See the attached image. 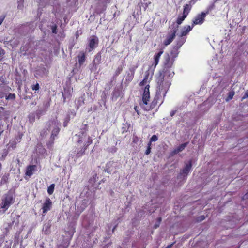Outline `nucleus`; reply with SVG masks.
Masks as SVG:
<instances>
[{
	"mask_svg": "<svg viewBox=\"0 0 248 248\" xmlns=\"http://www.w3.org/2000/svg\"><path fill=\"white\" fill-rule=\"evenodd\" d=\"M40 247L42 248H44V242H42V243L40 245Z\"/></svg>",
	"mask_w": 248,
	"mask_h": 248,
	"instance_id": "obj_44",
	"label": "nucleus"
},
{
	"mask_svg": "<svg viewBox=\"0 0 248 248\" xmlns=\"http://www.w3.org/2000/svg\"><path fill=\"white\" fill-rule=\"evenodd\" d=\"M161 220H162V218L161 217H159L157 218V221L158 223H161Z\"/></svg>",
	"mask_w": 248,
	"mask_h": 248,
	"instance_id": "obj_38",
	"label": "nucleus"
},
{
	"mask_svg": "<svg viewBox=\"0 0 248 248\" xmlns=\"http://www.w3.org/2000/svg\"><path fill=\"white\" fill-rule=\"evenodd\" d=\"M134 109L137 113V115L139 116L140 115V111L139 107L137 106H135L134 107Z\"/></svg>",
	"mask_w": 248,
	"mask_h": 248,
	"instance_id": "obj_32",
	"label": "nucleus"
},
{
	"mask_svg": "<svg viewBox=\"0 0 248 248\" xmlns=\"http://www.w3.org/2000/svg\"><path fill=\"white\" fill-rule=\"evenodd\" d=\"M51 125L54 126V128L52 131L50 139L52 140V143H53L54 140L59 134L60 129L59 127L58 123L55 119L50 120L46 123L47 130H50Z\"/></svg>",
	"mask_w": 248,
	"mask_h": 248,
	"instance_id": "obj_6",
	"label": "nucleus"
},
{
	"mask_svg": "<svg viewBox=\"0 0 248 248\" xmlns=\"http://www.w3.org/2000/svg\"><path fill=\"white\" fill-rule=\"evenodd\" d=\"M123 70V67L122 66H119L117 69L115 71V76H118L122 71Z\"/></svg>",
	"mask_w": 248,
	"mask_h": 248,
	"instance_id": "obj_27",
	"label": "nucleus"
},
{
	"mask_svg": "<svg viewBox=\"0 0 248 248\" xmlns=\"http://www.w3.org/2000/svg\"><path fill=\"white\" fill-rule=\"evenodd\" d=\"M192 167V161L190 160L188 163L186 164L185 167L181 170L180 174L183 175L184 177H186Z\"/></svg>",
	"mask_w": 248,
	"mask_h": 248,
	"instance_id": "obj_12",
	"label": "nucleus"
},
{
	"mask_svg": "<svg viewBox=\"0 0 248 248\" xmlns=\"http://www.w3.org/2000/svg\"><path fill=\"white\" fill-rule=\"evenodd\" d=\"M55 186L54 184H52L48 187L47 192L49 195L52 194L54 192Z\"/></svg>",
	"mask_w": 248,
	"mask_h": 248,
	"instance_id": "obj_23",
	"label": "nucleus"
},
{
	"mask_svg": "<svg viewBox=\"0 0 248 248\" xmlns=\"http://www.w3.org/2000/svg\"><path fill=\"white\" fill-rule=\"evenodd\" d=\"M248 98V90H247L245 93L244 96L242 97V100L245 99L246 98Z\"/></svg>",
	"mask_w": 248,
	"mask_h": 248,
	"instance_id": "obj_35",
	"label": "nucleus"
},
{
	"mask_svg": "<svg viewBox=\"0 0 248 248\" xmlns=\"http://www.w3.org/2000/svg\"><path fill=\"white\" fill-rule=\"evenodd\" d=\"M52 206V201L49 198H47L42 205V215H45L48 211L51 210Z\"/></svg>",
	"mask_w": 248,
	"mask_h": 248,
	"instance_id": "obj_10",
	"label": "nucleus"
},
{
	"mask_svg": "<svg viewBox=\"0 0 248 248\" xmlns=\"http://www.w3.org/2000/svg\"><path fill=\"white\" fill-rule=\"evenodd\" d=\"M2 132H3V131H0V136H1V135L2 133Z\"/></svg>",
	"mask_w": 248,
	"mask_h": 248,
	"instance_id": "obj_50",
	"label": "nucleus"
},
{
	"mask_svg": "<svg viewBox=\"0 0 248 248\" xmlns=\"http://www.w3.org/2000/svg\"><path fill=\"white\" fill-rule=\"evenodd\" d=\"M5 248H11V247L10 246H7V247H6Z\"/></svg>",
	"mask_w": 248,
	"mask_h": 248,
	"instance_id": "obj_51",
	"label": "nucleus"
},
{
	"mask_svg": "<svg viewBox=\"0 0 248 248\" xmlns=\"http://www.w3.org/2000/svg\"><path fill=\"white\" fill-rule=\"evenodd\" d=\"M78 36H79V35H78V31H77L76 32V38H78Z\"/></svg>",
	"mask_w": 248,
	"mask_h": 248,
	"instance_id": "obj_45",
	"label": "nucleus"
},
{
	"mask_svg": "<svg viewBox=\"0 0 248 248\" xmlns=\"http://www.w3.org/2000/svg\"><path fill=\"white\" fill-rule=\"evenodd\" d=\"M188 144V142H186L183 144L180 145L178 147H177L176 149H175L173 151V153L174 154H178L179 152L182 151L185 149V148L187 146Z\"/></svg>",
	"mask_w": 248,
	"mask_h": 248,
	"instance_id": "obj_19",
	"label": "nucleus"
},
{
	"mask_svg": "<svg viewBox=\"0 0 248 248\" xmlns=\"http://www.w3.org/2000/svg\"><path fill=\"white\" fill-rule=\"evenodd\" d=\"M209 13V11L207 10L197 14L192 20V27H194L196 25L202 24L204 22L205 18Z\"/></svg>",
	"mask_w": 248,
	"mask_h": 248,
	"instance_id": "obj_8",
	"label": "nucleus"
},
{
	"mask_svg": "<svg viewBox=\"0 0 248 248\" xmlns=\"http://www.w3.org/2000/svg\"><path fill=\"white\" fill-rule=\"evenodd\" d=\"M2 49L1 48H0V58L1 57L2 55Z\"/></svg>",
	"mask_w": 248,
	"mask_h": 248,
	"instance_id": "obj_42",
	"label": "nucleus"
},
{
	"mask_svg": "<svg viewBox=\"0 0 248 248\" xmlns=\"http://www.w3.org/2000/svg\"><path fill=\"white\" fill-rule=\"evenodd\" d=\"M195 2V0H191L189 3L186 4L183 7V14L187 16L192 9V5L194 4Z\"/></svg>",
	"mask_w": 248,
	"mask_h": 248,
	"instance_id": "obj_13",
	"label": "nucleus"
},
{
	"mask_svg": "<svg viewBox=\"0 0 248 248\" xmlns=\"http://www.w3.org/2000/svg\"><path fill=\"white\" fill-rule=\"evenodd\" d=\"M149 85H147L144 90L142 95V101L140 103L141 107L145 110L146 107H150V104L148 102L150 100Z\"/></svg>",
	"mask_w": 248,
	"mask_h": 248,
	"instance_id": "obj_7",
	"label": "nucleus"
},
{
	"mask_svg": "<svg viewBox=\"0 0 248 248\" xmlns=\"http://www.w3.org/2000/svg\"><path fill=\"white\" fill-rule=\"evenodd\" d=\"M205 218V217L204 215L198 217L197 218V221L198 222H201V221H203V220H204Z\"/></svg>",
	"mask_w": 248,
	"mask_h": 248,
	"instance_id": "obj_30",
	"label": "nucleus"
},
{
	"mask_svg": "<svg viewBox=\"0 0 248 248\" xmlns=\"http://www.w3.org/2000/svg\"><path fill=\"white\" fill-rule=\"evenodd\" d=\"M14 202L15 198L12 193L8 192L5 194L1 200L0 209H2L3 213H5Z\"/></svg>",
	"mask_w": 248,
	"mask_h": 248,
	"instance_id": "obj_4",
	"label": "nucleus"
},
{
	"mask_svg": "<svg viewBox=\"0 0 248 248\" xmlns=\"http://www.w3.org/2000/svg\"><path fill=\"white\" fill-rule=\"evenodd\" d=\"M101 53L100 52H98L95 56V58L93 60L94 65H96L99 64L101 63Z\"/></svg>",
	"mask_w": 248,
	"mask_h": 248,
	"instance_id": "obj_20",
	"label": "nucleus"
},
{
	"mask_svg": "<svg viewBox=\"0 0 248 248\" xmlns=\"http://www.w3.org/2000/svg\"><path fill=\"white\" fill-rule=\"evenodd\" d=\"M175 113H176V111L173 110V111H171L170 116L171 117L173 116L175 114Z\"/></svg>",
	"mask_w": 248,
	"mask_h": 248,
	"instance_id": "obj_39",
	"label": "nucleus"
},
{
	"mask_svg": "<svg viewBox=\"0 0 248 248\" xmlns=\"http://www.w3.org/2000/svg\"><path fill=\"white\" fill-rule=\"evenodd\" d=\"M150 140L152 142H155L158 140V137L156 135H154L152 136V137L150 138Z\"/></svg>",
	"mask_w": 248,
	"mask_h": 248,
	"instance_id": "obj_29",
	"label": "nucleus"
},
{
	"mask_svg": "<svg viewBox=\"0 0 248 248\" xmlns=\"http://www.w3.org/2000/svg\"><path fill=\"white\" fill-rule=\"evenodd\" d=\"M149 75L150 74L148 71L145 72L143 79L140 83V86H146L148 84L149 85L148 83L150 82L152 78V77H151L149 79Z\"/></svg>",
	"mask_w": 248,
	"mask_h": 248,
	"instance_id": "obj_15",
	"label": "nucleus"
},
{
	"mask_svg": "<svg viewBox=\"0 0 248 248\" xmlns=\"http://www.w3.org/2000/svg\"><path fill=\"white\" fill-rule=\"evenodd\" d=\"M116 227H117V225L113 227V229H112V232H113L114 231V230H115V229H116Z\"/></svg>",
	"mask_w": 248,
	"mask_h": 248,
	"instance_id": "obj_47",
	"label": "nucleus"
},
{
	"mask_svg": "<svg viewBox=\"0 0 248 248\" xmlns=\"http://www.w3.org/2000/svg\"><path fill=\"white\" fill-rule=\"evenodd\" d=\"M160 225V223H158L157 221H156V223L154 226V229L157 228Z\"/></svg>",
	"mask_w": 248,
	"mask_h": 248,
	"instance_id": "obj_37",
	"label": "nucleus"
},
{
	"mask_svg": "<svg viewBox=\"0 0 248 248\" xmlns=\"http://www.w3.org/2000/svg\"><path fill=\"white\" fill-rule=\"evenodd\" d=\"M36 167L37 166L35 165H28L26 169V175L30 177L33 174V172L35 170Z\"/></svg>",
	"mask_w": 248,
	"mask_h": 248,
	"instance_id": "obj_14",
	"label": "nucleus"
},
{
	"mask_svg": "<svg viewBox=\"0 0 248 248\" xmlns=\"http://www.w3.org/2000/svg\"><path fill=\"white\" fill-rule=\"evenodd\" d=\"M151 147H147L145 151V155H148L151 153Z\"/></svg>",
	"mask_w": 248,
	"mask_h": 248,
	"instance_id": "obj_34",
	"label": "nucleus"
},
{
	"mask_svg": "<svg viewBox=\"0 0 248 248\" xmlns=\"http://www.w3.org/2000/svg\"><path fill=\"white\" fill-rule=\"evenodd\" d=\"M152 142L151 141V140H150V141H149V142L147 144V147H151Z\"/></svg>",
	"mask_w": 248,
	"mask_h": 248,
	"instance_id": "obj_40",
	"label": "nucleus"
},
{
	"mask_svg": "<svg viewBox=\"0 0 248 248\" xmlns=\"http://www.w3.org/2000/svg\"><path fill=\"white\" fill-rule=\"evenodd\" d=\"M18 2L19 3L17 6L18 8L22 9L23 7L24 0H20V1H19Z\"/></svg>",
	"mask_w": 248,
	"mask_h": 248,
	"instance_id": "obj_31",
	"label": "nucleus"
},
{
	"mask_svg": "<svg viewBox=\"0 0 248 248\" xmlns=\"http://www.w3.org/2000/svg\"><path fill=\"white\" fill-rule=\"evenodd\" d=\"M52 31L53 33H57V26L56 25L52 27Z\"/></svg>",
	"mask_w": 248,
	"mask_h": 248,
	"instance_id": "obj_33",
	"label": "nucleus"
},
{
	"mask_svg": "<svg viewBox=\"0 0 248 248\" xmlns=\"http://www.w3.org/2000/svg\"><path fill=\"white\" fill-rule=\"evenodd\" d=\"M65 99H66L65 97H64V98H63V102H65Z\"/></svg>",
	"mask_w": 248,
	"mask_h": 248,
	"instance_id": "obj_49",
	"label": "nucleus"
},
{
	"mask_svg": "<svg viewBox=\"0 0 248 248\" xmlns=\"http://www.w3.org/2000/svg\"><path fill=\"white\" fill-rule=\"evenodd\" d=\"M78 139L77 141V152L76 154L75 159H78L85 154V151L88 146L93 142V140L85 132L81 131L78 134H76Z\"/></svg>",
	"mask_w": 248,
	"mask_h": 248,
	"instance_id": "obj_1",
	"label": "nucleus"
},
{
	"mask_svg": "<svg viewBox=\"0 0 248 248\" xmlns=\"http://www.w3.org/2000/svg\"><path fill=\"white\" fill-rule=\"evenodd\" d=\"M173 244H174V243H172V244H170V245H169L167 247V248H171V247L172 246V245H173Z\"/></svg>",
	"mask_w": 248,
	"mask_h": 248,
	"instance_id": "obj_41",
	"label": "nucleus"
},
{
	"mask_svg": "<svg viewBox=\"0 0 248 248\" xmlns=\"http://www.w3.org/2000/svg\"><path fill=\"white\" fill-rule=\"evenodd\" d=\"M163 53V50L162 49H160L159 51L155 54L154 55V62L153 63V64L154 65V68H155L156 65L158 64L160 58L162 54Z\"/></svg>",
	"mask_w": 248,
	"mask_h": 248,
	"instance_id": "obj_17",
	"label": "nucleus"
},
{
	"mask_svg": "<svg viewBox=\"0 0 248 248\" xmlns=\"http://www.w3.org/2000/svg\"><path fill=\"white\" fill-rule=\"evenodd\" d=\"M31 88L32 90H35V91H38L40 89V86L38 83H36L35 84H33L31 86Z\"/></svg>",
	"mask_w": 248,
	"mask_h": 248,
	"instance_id": "obj_26",
	"label": "nucleus"
},
{
	"mask_svg": "<svg viewBox=\"0 0 248 248\" xmlns=\"http://www.w3.org/2000/svg\"><path fill=\"white\" fill-rule=\"evenodd\" d=\"M64 126H66V124H64Z\"/></svg>",
	"mask_w": 248,
	"mask_h": 248,
	"instance_id": "obj_52",
	"label": "nucleus"
},
{
	"mask_svg": "<svg viewBox=\"0 0 248 248\" xmlns=\"http://www.w3.org/2000/svg\"><path fill=\"white\" fill-rule=\"evenodd\" d=\"M74 154H75V153H73V154H70V157H71L73 158L74 156Z\"/></svg>",
	"mask_w": 248,
	"mask_h": 248,
	"instance_id": "obj_43",
	"label": "nucleus"
},
{
	"mask_svg": "<svg viewBox=\"0 0 248 248\" xmlns=\"http://www.w3.org/2000/svg\"><path fill=\"white\" fill-rule=\"evenodd\" d=\"M32 105H35L36 104V102L35 101L34 102H33L32 103H31Z\"/></svg>",
	"mask_w": 248,
	"mask_h": 248,
	"instance_id": "obj_48",
	"label": "nucleus"
},
{
	"mask_svg": "<svg viewBox=\"0 0 248 248\" xmlns=\"http://www.w3.org/2000/svg\"><path fill=\"white\" fill-rule=\"evenodd\" d=\"M174 75V72L172 68H162L159 71V75L156 78V82L158 85L168 84V87H170V83L168 81H165L164 78L167 77L169 78H172Z\"/></svg>",
	"mask_w": 248,
	"mask_h": 248,
	"instance_id": "obj_3",
	"label": "nucleus"
},
{
	"mask_svg": "<svg viewBox=\"0 0 248 248\" xmlns=\"http://www.w3.org/2000/svg\"><path fill=\"white\" fill-rule=\"evenodd\" d=\"M78 58L79 64L80 66L83 64V63L86 61V56L85 53L83 51L80 52L78 56Z\"/></svg>",
	"mask_w": 248,
	"mask_h": 248,
	"instance_id": "obj_18",
	"label": "nucleus"
},
{
	"mask_svg": "<svg viewBox=\"0 0 248 248\" xmlns=\"http://www.w3.org/2000/svg\"><path fill=\"white\" fill-rule=\"evenodd\" d=\"M234 95V92L233 91L229 92L228 94L227 98L226 99L227 101H229L232 100L233 98V97Z\"/></svg>",
	"mask_w": 248,
	"mask_h": 248,
	"instance_id": "obj_24",
	"label": "nucleus"
},
{
	"mask_svg": "<svg viewBox=\"0 0 248 248\" xmlns=\"http://www.w3.org/2000/svg\"><path fill=\"white\" fill-rule=\"evenodd\" d=\"M16 99V94L15 93H9L8 96H6V100H14Z\"/></svg>",
	"mask_w": 248,
	"mask_h": 248,
	"instance_id": "obj_25",
	"label": "nucleus"
},
{
	"mask_svg": "<svg viewBox=\"0 0 248 248\" xmlns=\"http://www.w3.org/2000/svg\"><path fill=\"white\" fill-rule=\"evenodd\" d=\"M136 140H138V139L137 137H135V138L133 140V141L135 142Z\"/></svg>",
	"mask_w": 248,
	"mask_h": 248,
	"instance_id": "obj_46",
	"label": "nucleus"
},
{
	"mask_svg": "<svg viewBox=\"0 0 248 248\" xmlns=\"http://www.w3.org/2000/svg\"><path fill=\"white\" fill-rule=\"evenodd\" d=\"M193 27L192 24L191 26L187 25L184 26L181 31L180 37L186 36L192 30Z\"/></svg>",
	"mask_w": 248,
	"mask_h": 248,
	"instance_id": "obj_16",
	"label": "nucleus"
},
{
	"mask_svg": "<svg viewBox=\"0 0 248 248\" xmlns=\"http://www.w3.org/2000/svg\"><path fill=\"white\" fill-rule=\"evenodd\" d=\"M131 74H129L128 75L129 81H131L132 80V79L133 78V77L134 76V69H131Z\"/></svg>",
	"mask_w": 248,
	"mask_h": 248,
	"instance_id": "obj_28",
	"label": "nucleus"
},
{
	"mask_svg": "<svg viewBox=\"0 0 248 248\" xmlns=\"http://www.w3.org/2000/svg\"><path fill=\"white\" fill-rule=\"evenodd\" d=\"M99 43L98 38L96 36H93L89 39L88 46L90 48L89 51L91 52L97 46Z\"/></svg>",
	"mask_w": 248,
	"mask_h": 248,
	"instance_id": "obj_11",
	"label": "nucleus"
},
{
	"mask_svg": "<svg viewBox=\"0 0 248 248\" xmlns=\"http://www.w3.org/2000/svg\"><path fill=\"white\" fill-rule=\"evenodd\" d=\"M186 15L184 14H182V15H179L177 18L176 23L178 24L177 26H178L179 25H180L182 23L183 21L185 19V18L187 17Z\"/></svg>",
	"mask_w": 248,
	"mask_h": 248,
	"instance_id": "obj_21",
	"label": "nucleus"
},
{
	"mask_svg": "<svg viewBox=\"0 0 248 248\" xmlns=\"http://www.w3.org/2000/svg\"><path fill=\"white\" fill-rule=\"evenodd\" d=\"M5 17V16L4 15H2L0 17V25L2 23Z\"/></svg>",
	"mask_w": 248,
	"mask_h": 248,
	"instance_id": "obj_36",
	"label": "nucleus"
},
{
	"mask_svg": "<svg viewBox=\"0 0 248 248\" xmlns=\"http://www.w3.org/2000/svg\"><path fill=\"white\" fill-rule=\"evenodd\" d=\"M172 58H170L169 53H166L164 56V61L163 63L162 68H172L173 67L174 58L177 57L178 55L177 50L171 51L170 52Z\"/></svg>",
	"mask_w": 248,
	"mask_h": 248,
	"instance_id": "obj_5",
	"label": "nucleus"
},
{
	"mask_svg": "<svg viewBox=\"0 0 248 248\" xmlns=\"http://www.w3.org/2000/svg\"><path fill=\"white\" fill-rule=\"evenodd\" d=\"M178 26L174 27L169 32L166 39L163 42L164 45L167 46L173 41L176 36V34L178 31Z\"/></svg>",
	"mask_w": 248,
	"mask_h": 248,
	"instance_id": "obj_9",
	"label": "nucleus"
},
{
	"mask_svg": "<svg viewBox=\"0 0 248 248\" xmlns=\"http://www.w3.org/2000/svg\"><path fill=\"white\" fill-rule=\"evenodd\" d=\"M169 88L167 84H165L164 85L157 84L156 93L150 103V107H146L145 110L148 111L154 109L158 103H159V106H160L164 101Z\"/></svg>",
	"mask_w": 248,
	"mask_h": 248,
	"instance_id": "obj_2",
	"label": "nucleus"
},
{
	"mask_svg": "<svg viewBox=\"0 0 248 248\" xmlns=\"http://www.w3.org/2000/svg\"><path fill=\"white\" fill-rule=\"evenodd\" d=\"M185 42V39L182 38V37L179 38L176 42V46L177 47V48H179L184 44Z\"/></svg>",
	"mask_w": 248,
	"mask_h": 248,
	"instance_id": "obj_22",
	"label": "nucleus"
}]
</instances>
